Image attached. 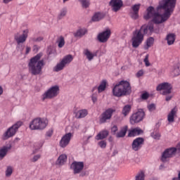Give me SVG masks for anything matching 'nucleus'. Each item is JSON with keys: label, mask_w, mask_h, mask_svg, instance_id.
Masks as SVG:
<instances>
[{"label": "nucleus", "mask_w": 180, "mask_h": 180, "mask_svg": "<svg viewBox=\"0 0 180 180\" xmlns=\"http://www.w3.org/2000/svg\"><path fill=\"white\" fill-rule=\"evenodd\" d=\"M149 96H150V94H148V93H143L141 94V98L143 101H146V100L148 99Z\"/></svg>", "instance_id": "nucleus-45"}, {"label": "nucleus", "mask_w": 180, "mask_h": 180, "mask_svg": "<svg viewBox=\"0 0 180 180\" xmlns=\"http://www.w3.org/2000/svg\"><path fill=\"white\" fill-rule=\"evenodd\" d=\"M29 37V30H24L22 31V34L17 33L14 36V39L16 43L18 44H21L22 43H25L26 40Z\"/></svg>", "instance_id": "nucleus-12"}, {"label": "nucleus", "mask_w": 180, "mask_h": 180, "mask_svg": "<svg viewBox=\"0 0 180 180\" xmlns=\"http://www.w3.org/2000/svg\"><path fill=\"white\" fill-rule=\"evenodd\" d=\"M41 56V53H38L30 59L28 63V70L32 75H40L41 74L43 68L46 65L44 60H40Z\"/></svg>", "instance_id": "nucleus-3"}, {"label": "nucleus", "mask_w": 180, "mask_h": 180, "mask_svg": "<svg viewBox=\"0 0 180 180\" xmlns=\"http://www.w3.org/2000/svg\"><path fill=\"white\" fill-rule=\"evenodd\" d=\"M110 6L112 7L113 12H117L118 11H120V8L123 6V1L111 0L110 1Z\"/></svg>", "instance_id": "nucleus-18"}, {"label": "nucleus", "mask_w": 180, "mask_h": 180, "mask_svg": "<svg viewBox=\"0 0 180 180\" xmlns=\"http://www.w3.org/2000/svg\"><path fill=\"white\" fill-rule=\"evenodd\" d=\"M173 72H174L175 77H177V75H180V63L177 64L175 66V68L173 70Z\"/></svg>", "instance_id": "nucleus-37"}, {"label": "nucleus", "mask_w": 180, "mask_h": 180, "mask_svg": "<svg viewBox=\"0 0 180 180\" xmlns=\"http://www.w3.org/2000/svg\"><path fill=\"white\" fill-rule=\"evenodd\" d=\"M131 91L130 83L126 80H122L113 87L112 95L120 98V96H124V95L130 94Z\"/></svg>", "instance_id": "nucleus-4"}, {"label": "nucleus", "mask_w": 180, "mask_h": 180, "mask_svg": "<svg viewBox=\"0 0 180 180\" xmlns=\"http://www.w3.org/2000/svg\"><path fill=\"white\" fill-rule=\"evenodd\" d=\"M155 33H160V30H155Z\"/></svg>", "instance_id": "nucleus-62"}, {"label": "nucleus", "mask_w": 180, "mask_h": 180, "mask_svg": "<svg viewBox=\"0 0 180 180\" xmlns=\"http://www.w3.org/2000/svg\"><path fill=\"white\" fill-rule=\"evenodd\" d=\"M157 91H162V95H169L172 91V85L168 82L161 83L156 87Z\"/></svg>", "instance_id": "nucleus-11"}, {"label": "nucleus", "mask_w": 180, "mask_h": 180, "mask_svg": "<svg viewBox=\"0 0 180 180\" xmlns=\"http://www.w3.org/2000/svg\"><path fill=\"white\" fill-rule=\"evenodd\" d=\"M109 136V131L108 129H103L98 132V134L95 136V139L99 141V140H104Z\"/></svg>", "instance_id": "nucleus-21"}, {"label": "nucleus", "mask_w": 180, "mask_h": 180, "mask_svg": "<svg viewBox=\"0 0 180 180\" xmlns=\"http://www.w3.org/2000/svg\"><path fill=\"white\" fill-rule=\"evenodd\" d=\"M49 124V121L44 118L37 117L30 123V130H44Z\"/></svg>", "instance_id": "nucleus-5"}, {"label": "nucleus", "mask_w": 180, "mask_h": 180, "mask_svg": "<svg viewBox=\"0 0 180 180\" xmlns=\"http://www.w3.org/2000/svg\"><path fill=\"white\" fill-rule=\"evenodd\" d=\"M83 54L86 56L89 61H92V60H94V57L96 56V54L92 53V52H91L88 49H84L83 51Z\"/></svg>", "instance_id": "nucleus-28"}, {"label": "nucleus", "mask_w": 180, "mask_h": 180, "mask_svg": "<svg viewBox=\"0 0 180 180\" xmlns=\"http://www.w3.org/2000/svg\"><path fill=\"white\" fill-rule=\"evenodd\" d=\"M91 99H92V101L94 102V103H95V102H96V101H98V98L94 94H93L91 96Z\"/></svg>", "instance_id": "nucleus-51"}, {"label": "nucleus", "mask_w": 180, "mask_h": 180, "mask_svg": "<svg viewBox=\"0 0 180 180\" xmlns=\"http://www.w3.org/2000/svg\"><path fill=\"white\" fill-rule=\"evenodd\" d=\"M136 75L137 78H140V77H143V75H144V70H140L136 72Z\"/></svg>", "instance_id": "nucleus-46"}, {"label": "nucleus", "mask_w": 180, "mask_h": 180, "mask_svg": "<svg viewBox=\"0 0 180 180\" xmlns=\"http://www.w3.org/2000/svg\"><path fill=\"white\" fill-rule=\"evenodd\" d=\"M154 44V38L150 37L146 40V45L144 46L145 50H148Z\"/></svg>", "instance_id": "nucleus-36"}, {"label": "nucleus", "mask_w": 180, "mask_h": 180, "mask_svg": "<svg viewBox=\"0 0 180 180\" xmlns=\"http://www.w3.org/2000/svg\"><path fill=\"white\" fill-rule=\"evenodd\" d=\"M41 156L40 155H34V156L33 157V158H32V162H36V161L40 160V158H41Z\"/></svg>", "instance_id": "nucleus-49"}, {"label": "nucleus", "mask_w": 180, "mask_h": 180, "mask_svg": "<svg viewBox=\"0 0 180 180\" xmlns=\"http://www.w3.org/2000/svg\"><path fill=\"white\" fill-rule=\"evenodd\" d=\"M172 180H180V179H179V177L178 176V177L173 178Z\"/></svg>", "instance_id": "nucleus-58"}, {"label": "nucleus", "mask_w": 180, "mask_h": 180, "mask_svg": "<svg viewBox=\"0 0 180 180\" xmlns=\"http://www.w3.org/2000/svg\"><path fill=\"white\" fill-rule=\"evenodd\" d=\"M91 137H92L91 136H89L87 137V140H89V139H91Z\"/></svg>", "instance_id": "nucleus-63"}, {"label": "nucleus", "mask_w": 180, "mask_h": 180, "mask_svg": "<svg viewBox=\"0 0 180 180\" xmlns=\"http://www.w3.org/2000/svg\"><path fill=\"white\" fill-rule=\"evenodd\" d=\"M176 5V0H162L160 2V8L164 9L165 13L161 15L155 11V9L153 6H150L147 8V13L143 16L144 19L148 20L152 19V22L155 25H160V23H164L167 22L168 19L172 15L175 6Z\"/></svg>", "instance_id": "nucleus-1"}, {"label": "nucleus", "mask_w": 180, "mask_h": 180, "mask_svg": "<svg viewBox=\"0 0 180 180\" xmlns=\"http://www.w3.org/2000/svg\"><path fill=\"white\" fill-rule=\"evenodd\" d=\"M13 172V168H12V167L8 166L7 167V169L6 170V176L9 177L11 176V175H12Z\"/></svg>", "instance_id": "nucleus-39"}, {"label": "nucleus", "mask_w": 180, "mask_h": 180, "mask_svg": "<svg viewBox=\"0 0 180 180\" xmlns=\"http://www.w3.org/2000/svg\"><path fill=\"white\" fill-rule=\"evenodd\" d=\"M166 96L165 101H167V102L171 101V99H172V96H174L172 94H169L167 95H165Z\"/></svg>", "instance_id": "nucleus-50"}, {"label": "nucleus", "mask_w": 180, "mask_h": 180, "mask_svg": "<svg viewBox=\"0 0 180 180\" xmlns=\"http://www.w3.org/2000/svg\"><path fill=\"white\" fill-rule=\"evenodd\" d=\"M176 154V148L175 147L167 148L162 153L161 161L162 162H167V161H169V158H172Z\"/></svg>", "instance_id": "nucleus-10"}, {"label": "nucleus", "mask_w": 180, "mask_h": 180, "mask_svg": "<svg viewBox=\"0 0 180 180\" xmlns=\"http://www.w3.org/2000/svg\"><path fill=\"white\" fill-rule=\"evenodd\" d=\"M131 110V105H126L122 108V113L124 116H127V115H129V113H130Z\"/></svg>", "instance_id": "nucleus-32"}, {"label": "nucleus", "mask_w": 180, "mask_h": 180, "mask_svg": "<svg viewBox=\"0 0 180 180\" xmlns=\"http://www.w3.org/2000/svg\"><path fill=\"white\" fill-rule=\"evenodd\" d=\"M143 144H144V139L141 137L135 139L131 144L132 150L134 151H139L143 147Z\"/></svg>", "instance_id": "nucleus-16"}, {"label": "nucleus", "mask_w": 180, "mask_h": 180, "mask_svg": "<svg viewBox=\"0 0 180 180\" xmlns=\"http://www.w3.org/2000/svg\"><path fill=\"white\" fill-rule=\"evenodd\" d=\"M117 153H118L117 150H115L113 151L112 155H116V154H117Z\"/></svg>", "instance_id": "nucleus-57"}, {"label": "nucleus", "mask_w": 180, "mask_h": 180, "mask_svg": "<svg viewBox=\"0 0 180 180\" xmlns=\"http://www.w3.org/2000/svg\"><path fill=\"white\" fill-rule=\"evenodd\" d=\"M146 179V173L144 171H140L135 176V180H144Z\"/></svg>", "instance_id": "nucleus-35"}, {"label": "nucleus", "mask_w": 180, "mask_h": 180, "mask_svg": "<svg viewBox=\"0 0 180 180\" xmlns=\"http://www.w3.org/2000/svg\"><path fill=\"white\" fill-rule=\"evenodd\" d=\"M127 126H124L121 129V130L116 134V137L117 139H120L122 137H124L126 136V133H127Z\"/></svg>", "instance_id": "nucleus-29"}, {"label": "nucleus", "mask_w": 180, "mask_h": 180, "mask_svg": "<svg viewBox=\"0 0 180 180\" xmlns=\"http://www.w3.org/2000/svg\"><path fill=\"white\" fill-rule=\"evenodd\" d=\"M146 116V112L143 109H139L136 112L132 114L130 117V123L131 124H136V123H140Z\"/></svg>", "instance_id": "nucleus-9"}, {"label": "nucleus", "mask_w": 180, "mask_h": 180, "mask_svg": "<svg viewBox=\"0 0 180 180\" xmlns=\"http://www.w3.org/2000/svg\"><path fill=\"white\" fill-rule=\"evenodd\" d=\"M153 32H154V25L151 22L142 25L140 30H135L131 37L132 47L137 49L144 41V34H150Z\"/></svg>", "instance_id": "nucleus-2"}, {"label": "nucleus", "mask_w": 180, "mask_h": 180, "mask_svg": "<svg viewBox=\"0 0 180 180\" xmlns=\"http://www.w3.org/2000/svg\"><path fill=\"white\" fill-rule=\"evenodd\" d=\"M151 137L154 139L155 140H160V138L161 137V134L160 132H153L151 133Z\"/></svg>", "instance_id": "nucleus-41"}, {"label": "nucleus", "mask_w": 180, "mask_h": 180, "mask_svg": "<svg viewBox=\"0 0 180 180\" xmlns=\"http://www.w3.org/2000/svg\"><path fill=\"white\" fill-rule=\"evenodd\" d=\"M106 80H103L98 88L95 86L92 89V92L96 91V89H98V94H101V92H103V91L106 89Z\"/></svg>", "instance_id": "nucleus-23"}, {"label": "nucleus", "mask_w": 180, "mask_h": 180, "mask_svg": "<svg viewBox=\"0 0 180 180\" xmlns=\"http://www.w3.org/2000/svg\"><path fill=\"white\" fill-rule=\"evenodd\" d=\"M79 2L81 4L82 8L84 9H87V8H89V5H91V0H79Z\"/></svg>", "instance_id": "nucleus-34"}, {"label": "nucleus", "mask_w": 180, "mask_h": 180, "mask_svg": "<svg viewBox=\"0 0 180 180\" xmlns=\"http://www.w3.org/2000/svg\"><path fill=\"white\" fill-rule=\"evenodd\" d=\"M11 148L12 145L11 143H8L0 148V161L6 157L8 151L11 150Z\"/></svg>", "instance_id": "nucleus-19"}, {"label": "nucleus", "mask_w": 180, "mask_h": 180, "mask_svg": "<svg viewBox=\"0 0 180 180\" xmlns=\"http://www.w3.org/2000/svg\"><path fill=\"white\" fill-rule=\"evenodd\" d=\"M44 37H31L30 39V41H34V42H36V43H39L40 41H43L44 40Z\"/></svg>", "instance_id": "nucleus-38"}, {"label": "nucleus", "mask_w": 180, "mask_h": 180, "mask_svg": "<svg viewBox=\"0 0 180 180\" xmlns=\"http://www.w3.org/2000/svg\"><path fill=\"white\" fill-rule=\"evenodd\" d=\"M148 57L149 56L148 54H147L143 60V63H145L146 67H150V65H151V63H150V60H148Z\"/></svg>", "instance_id": "nucleus-44"}, {"label": "nucleus", "mask_w": 180, "mask_h": 180, "mask_svg": "<svg viewBox=\"0 0 180 180\" xmlns=\"http://www.w3.org/2000/svg\"><path fill=\"white\" fill-rule=\"evenodd\" d=\"M108 141H109L110 143L113 142V137L109 136V138H108Z\"/></svg>", "instance_id": "nucleus-56"}, {"label": "nucleus", "mask_w": 180, "mask_h": 180, "mask_svg": "<svg viewBox=\"0 0 180 180\" xmlns=\"http://www.w3.org/2000/svg\"><path fill=\"white\" fill-rule=\"evenodd\" d=\"M110 30L109 29L103 31V32L98 34L97 39L100 43H106L109 38L110 37Z\"/></svg>", "instance_id": "nucleus-17"}, {"label": "nucleus", "mask_w": 180, "mask_h": 180, "mask_svg": "<svg viewBox=\"0 0 180 180\" xmlns=\"http://www.w3.org/2000/svg\"><path fill=\"white\" fill-rule=\"evenodd\" d=\"M117 130H119V129L117 128V126L114 125L111 128V133L113 134H116V131H117Z\"/></svg>", "instance_id": "nucleus-47"}, {"label": "nucleus", "mask_w": 180, "mask_h": 180, "mask_svg": "<svg viewBox=\"0 0 180 180\" xmlns=\"http://www.w3.org/2000/svg\"><path fill=\"white\" fill-rule=\"evenodd\" d=\"M56 43H58V47H59V49H63L65 44V40L63 36H60L58 38Z\"/></svg>", "instance_id": "nucleus-31"}, {"label": "nucleus", "mask_w": 180, "mask_h": 180, "mask_svg": "<svg viewBox=\"0 0 180 180\" xmlns=\"http://www.w3.org/2000/svg\"><path fill=\"white\" fill-rule=\"evenodd\" d=\"M178 112V108L174 107L167 115V121L169 123H174L175 122V117H176V113Z\"/></svg>", "instance_id": "nucleus-20"}, {"label": "nucleus", "mask_w": 180, "mask_h": 180, "mask_svg": "<svg viewBox=\"0 0 180 180\" xmlns=\"http://www.w3.org/2000/svg\"><path fill=\"white\" fill-rule=\"evenodd\" d=\"M74 174H80L84 169V162H73L70 165Z\"/></svg>", "instance_id": "nucleus-15"}, {"label": "nucleus", "mask_w": 180, "mask_h": 180, "mask_svg": "<svg viewBox=\"0 0 180 180\" xmlns=\"http://www.w3.org/2000/svg\"><path fill=\"white\" fill-rule=\"evenodd\" d=\"M105 18L103 13H96L92 17L93 22H99V20H102Z\"/></svg>", "instance_id": "nucleus-30"}, {"label": "nucleus", "mask_w": 180, "mask_h": 180, "mask_svg": "<svg viewBox=\"0 0 180 180\" xmlns=\"http://www.w3.org/2000/svg\"><path fill=\"white\" fill-rule=\"evenodd\" d=\"M4 94V89L2 88V86H0V96L1 95H2Z\"/></svg>", "instance_id": "nucleus-55"}, {"label": "nucleus", "mask_w": 180, "mask_h": 180, "mask_svg": "<svg viewBox=\"0 0 180 180\" xmlns=\"http://www.w3.org/2000/svg\"><path fill=\"white\" fill-rule=\"evenodd\" d=\"M53 133H54V131L52 129L48 130L45 134L46 139L51 138V136H53Z\"/></svg>", "instance_id": "nucleus-43"}, {"label": "nucleus", "mask_w": 180, "mask_h": 180, "mask_svg": "<svg viewBox=\"0 0 180 180\" xmlns=\"http://www.w3.org/2000/svg\"><path fill=\"white\" fill-rule=\"evenodd\" d=\"M176 152L180 153V142L176 146Z\"/></svg>", "instance_id": "nucleus-53"}, {"label": "nucleus", "mask_w": 180, "mask_h": 180, "mask_svg": "<svg viewBox=\"0 0 180 180\" xmlns=\"http://www.w3.org/2000/svg\"><path fill=\"white\" fill-rule=\"evenodd\" d=\"M66 15H67V8H63L58 15V19H63V18H64V16H65Z\"/></svg>", "instance_id": "nucleus-40"}, {"label": "nucleus", "mask_w": 180, "mask_h": 180, "mask_svg": "<svg viewBox=\"0 0 180 180\" xmlns=\"http://www.w3.org/2000/svg\"><path fill=\"white\" fill-rule=\"evenodd\" d=\"M60 94V87L58 85L53 86L50 87L44 94L42 95V100L46 101V99H54L57 98Z\"/></svg>", "instance_id": "nucleus-8"}, {"label": "nucleus", "mask_w": 180, "mask_h": 180, "mask_svg": "<svg viewBox=\"0 0 180 180\" xmlns=\"http://www.w3.org/2000/svg\"><path fill=\"white\" fill-rule=\"evenodd\" d=\"M162 168H164V165H161L160 166V169H162Z\"/></svg>", "instance_id": "nucleus-60"}, {"label": "nucleus", "mask_w": 180, "mask_h": 180, "mask_svg": "<svg viewBox=\"0 0 180 180\" xmlns=\"http://www.w3.org/2000/svg\"><path fill=\"white\" fill-rule=\"evenodd\" d=\"M13 0H3L4 4H9V2H12Z\"/></svg>", "instance_id": "nucleus-54"}, {"label": "nucleus", "mask_w": 180, "mask_h": 180, "mask_svg": "<svg viewBox=\"0 0 180 180\" xmlns=\"http://www.w3.org/2000/svg\"><path fill=\"white\" fill-rule=\"evenodd\" d=\"M148 180H157V178H155V177H152V178L149 179Z\"/></svg>", "instance_id": "nucleus-59"}, {"label": "nucleus", "mask_w": 180, "mask_h": 180, "mask_svg": "<svg viewBox=\"0 0 180 180\" xmlns=\"http://www.w3.org/2000/svg\"><path fill=\"white\" fill-rule=\"evenodd\" d=\"M74 60V57L72 55H67L63 58L60 63H57L56 65L53 68L54 72H59L63 71L65 68L66 65H68Z\"/></svg>", "instance_id": "nucleus-7"}, {"label": "nucleus", "mask_w": 180, "mask_h": 180, "mask_svg": "<svg viewBox=\"0 0 180 180\" xmlns=\"http://www.w3.org/2000/svg\"><path fill=\"white\" fill-rule=\"evenodd\" d=\"M115 110L112 108H108L101 115V117L100 119V123H106L107 120H109L112 118V115H113Z\"/></svg>", "instance_id": "nucleus-14"}, {"label": "nucleus", "mask_w": 180, "mask_h": 180, "mask_svg": "<svg viewBox=\"0 0 180 180\" xmlns=\"http://www.w3.org/2000/svg\"><path fill=\"white\" fill-rule=\"evenodd\" d=\"M31 50H32V48H30V46H27L26 51H25V54H29V53H30Z\"/></svg>", "instance_id": "nucleus-52"}, {"label": "nucleus", "mask_w": 180, "mask_h": 180, "mask_svg": "<svg viewBox=\"0 0 180 180\" xmlns=\"http://www.w3.org/2000/svg\"><path fill=\"white\" fill-rule=\"evenodd\" d=\"M168 46H172L175 43V34L169 33L166 37Z\"/></svg>", "instance_id": "nucleus-26"}, {"label": "nucleus", "mask_w": 180, "mask_h": 180, "mask_svg": "<svg viewBox=\"0 0 180 180\" xmlns=\"http://www.w3.org/2000/svg\"><path fill=\"white\" fill-rule=\"evenodd\" d=\"M88 31L86 29H80L77 30V32L75 34V37H82V36H85Z\"/></svg>", "instance_id": "nucleus-33"}, {"label": "nucleus", "mask_w": 180, "mask_h": 180, "mask_svg": "<svg viewBox=\"0 0 180 180\" xmlns=\"http://www.w3.org/2000/svg\"><path fill=\"white\" fill-rule=\"evenodd\" d=\"M80 176H84V174H80Z\"/></svg>", "instance_id": "nucleus-64"}, {"label": "nucleus", "mask_w": 180, "mask_h": 180, "mask_svg": "<svg viewBox=\"0 0 180 180\" xmlns=\"http://www.w3.org/2000/svg\"><path fill=\"white\" fill-rule=\"evenodd\" d=\"M148 110H150V112H153V110H155V105L154 104H150L148 106Z\"/></svg>", "instance_id": "nucleus-48"}, {"label": "nucleus", "mask_w": 180, "mask_h": 180, "mask_svg": "<svg viewBox=\"0 0 180 180\" xmlns=\"http://www.w3.org/2000/svg\"><path fill=\"white\" fill-rule=\"evenodd\" d=\"M140 10V4H135L132 6V12L130 13L132 19L139 18V11Z\"/></svg>", "instance_id": "nucleus-22"}, {"label": "nucleus", "mask_w": 180, "mask_h": 180, "mask_svg": "<svg viewBox=\"0 0 180 180\" xmlns=\"http://www.w3.org/2000/svg\"><path fill=\"white\" fill-rule=\"evenodd\" d=\"M22 124V122L19 121L14 124L13 126L8 128L1 136L2 140H9V139L13 137Z\"/></svg>", "instance_id": "nucleus-6"}, {"label": "nucleus", "mask_w": 180, "mask_h": 180, "mask_svg": "<svg viewBox=\"0 0 180 180\" xmlns=\"http://www.w3.org/2000/svg\"><path fill=\"white\" fill-rule=\"evenodd\" d=\"M68 1H70V0H63V4H65Z\"/></svg>", "instance_id": "nucleus-61"}, {"label": "nucleus", "mask_w": 180, "mask_h": 180, "mask_svg": "<svg viewBox=\"0 0 180 180\" xmlns=\"http://www.w3.org/2000/svg\"><path fill=\"white\" fill-rule=\"evenodd\" d=\"M67 155L65 154H62L60 155L58 160H56V164L57 165H64L65 162H67Z\"/></svg>", "instance_id": "nucleus-25"}, {"label": "nucleus", "mask_w": 180, "mask_h": 180, "mask_svg": "<svg viewBox=\"0 0 180 180\" xmlns=\"http://www.w3.org/2000/svg\"><path fill=\"white\" fill-rule=\"evenodd\" d=\"M88 115V110L84 109V110H79L76 112L75 117L77 119H82V117H85Z\"/></svg>", "instance_id": "nucleus-27"}, {"label": "nucleus", "mask_w": 180, "mask_h": 180, "mask_svg": "<svg viewBox=\"0 0 180 180\" xmlns=\"http://www.w3.org/2000/svg\"><path fill=\"white\" fill-rule=\"evenodd\" d=\"M98 146H99V147L101 148H106V141H104L103 139H102L101 141L98 142Z\"/></svg>", "instance_id": "nucleus-42"}, {"label": "nucleus", "mask_w": 180, "mask_h": 180, "mask_svg": "<svg viewBox=\"0 0 180 180\" xmlns=\"http://www.w3.org/2000/svg\"><path fill=\"white\" fill-rule=\"evenodd\" d=\"M143 133V129L136 127L131 130L128 134L129 137H134V136H140Z\"/></svg>", "instance_id": "nucleus-24"}, {"label": "nucleus", "mask_w": 180, "mask_h": 180, "mask_svg": "<svg viewBox=\"0 0 180 180\" xmlns=\"http://www.w3.org/2000/svg\"><path fill=\"white\" fill-rule=\"evenodd\" d=\"M74 135L72 133L69 132L66 134H65L60 139L59 142L60 147L62 148H65L68 144H70V141H71V139H72V136Z\"/></svg>", "instance_id": "nucleus-13"}]
</instances>
